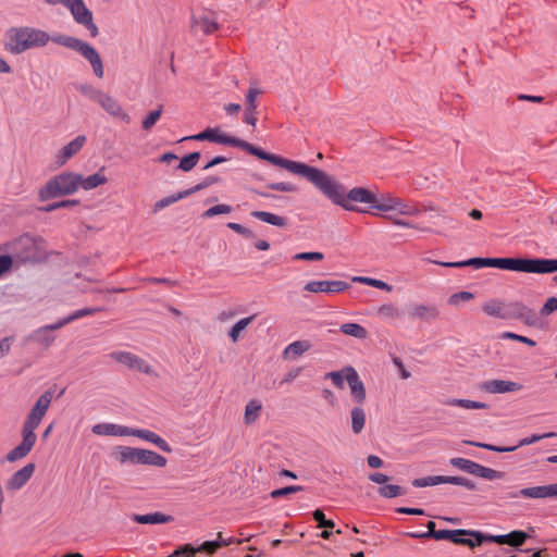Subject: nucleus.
I'll return each instance as SVG.
<instances>
[{"mask_svg": "<svg viewBox=\"0 0 557 557\" xmlns=\"http://www.w3.org/2000/svg\"><path fill=\"white\" fill-rule=\"evenodd\" d=\"M50 40L79 52L91 65L95 75L102 78L104 69L99 52L88 42L72 36H53L35 27H12L7 30L4 49L12 54H20L33 48L46 46Z\"/></svg>", "mask_w": 557, "mask_h": 557, "instance_id": "f257e3e1", "label": "nucleus"}, {"mask_svg": "<svg viewBox=\"0 0 557 557\" xmlns=\"http://www.w3.org/2000/svg\"><path fill=\"white\" fill-rule=\"evenodd\" d=\"M286 170L293 174L306 177L319 188L325 197L345 210H354L355 207L352 202L372 205L374 193L363 187H355L350 189L348 194H345L343 187L335 180L318 168L289 160Z\"/></svg>", "mask_w": 557, "mask_h": 557, "instance_id": "f03ea898", "label": "nucleus"}, {"mask_svg": "<svg viewBox=\"0 0 557 557\" xmlns=\"http://www.w3.org/2000/svg\"><path fill=\"white\" fill-rule=\"evenodd\" d=\"M52 398L53 394L51 391H46L38 397L23 422L21 431L22 442L7 454V460L9 462L21 460L32 451L37 441L35 430L39 426L41 420L46 416Z\"/></svg>", "mask_w": 557, "mask_h": 557, "instance_id": "7ed1b4c3", "label": "nucleus"}, {"mask_svg": "<svg viewBox=\"0 0 557 557\" xmlns=\"http://www.w3.org/2000/svg\"><path fill=\"white\" fill-rule=\"evenodd\" d=\"M182 140H197V141L209 140V141H212L215 144L238 147V148H242L245 151L251 153L252 156L258 157L259 159L265 160V161L270 162L271 164L277 165L285 170L289 162L288 159H285L281 156L274 154V153L267 152V151L262 150L261 148L256 147L243 139H239L234 136H230V135L223 133L219 127H208L205 131H202L196 135L186 136V137L182 138Z\"/></svg>", "mask_w": 557, "mask_h": 557, "instance_id": "20e7f679", "label": "nucleus"}, {"mask_svg": "<svg viewBox=\"0 0 557 557\" xmlns=\"http://www.w3.org/2000/svg\"><path fill=\"white\" fill-rule=\"evenodd\" d=\"M79 174L74 172H62L51 177L38 191L41 201L59 196L75 194L78 188Z\"/></svg>", "mask_w": 557, "mask_h": 557, "instance_id": "39448f33", "label": "nucleus"}, {"mask_svg": "<svg viewBox=\"0 0 557 557\" xmlns=\"http://www.w3.org/2000/svg\"><path fill=\"white\" fill-rule=\"evenodd\" d=\"M325 379H331L337 388H344L345 381L348 383L352 399L362 405L367 398V392L363 382L355 368L345 367L339 371H332L325 374Z\"/></svg>", "mask_w": 557, "mask_h": 557, "instance_id": "423d86ee", "label": "nucleus"}, {"mask_svg": "<svg viewBox=\"0 0 557 557\" xmlns=\"http://www.w3.org/2000/svg\"><path fill=\"white\" fill-rule=\"evenodd\" d=\"M63 5L70 11L73 20L84 26L91 37L99 35L98 26L94 22L92 12L87 8L84 0H63Z\"/></svg>", "mask_w": 557, "mask_h": 557, "instance_id": "0eeeda50", "label": "nucleus"}, {"mask_svg": "<svg viewBox=\"0 0 557 557\" xmlns=\"http://www.w3.org/2000/svg\"><path fill=\"white\" fill-rule=\"evenodd\" d=\"M420 213V209L413 202L406 201L403 198L396 196L393 202L392 211L389 214H387V219H389L395 226L416 228L417 226L414 223L405 221L398 216H418Z\"/></svg>", "mask_w": 557, "mask_h": 557, "instance_id": "6e6552de", "label": "nucleus"}, {"mask_svg": "<svg viewBox=\"0 0 557 557\" xmlns=\"http://www.w3.org/2000/svg\"><path fill=\"white\" fill-rule=\"evenodd\" d=\"M449 463L453 467H455L461 471H465L469 474H472V475H475V476H479V478H482L485 480H497V479H502L504 475L502 472H499L497 470L484 467V466L476 463L470 459H466V458H461V457L451 458L449 460Z\"/></svg>", "mask_w": 557, "mask_h": 557, "instance_id": "1a4fd4ad", "label": "nucleus"}, {"mask_svg": "<svg viewBox=\"0 0 557 557\" xmlns=\"http://www.w3.org/2000/svg\"><path fill=\"white\" fill-rule=\"evenodd\" d=\"M555 436H557V434L555 432H548V433H544L541 435L534 434L532 436L523 437L522 440L519 441V443L516 446H511V447H499V446H495L492 444L474 442V441H465V443L468 445L483 448V449L491 450V451L507 453V451H513L518 447L531 445L541 440L550 438V437H555Z\"/></svg>", "mask_w": 557, "mask_h": 557, "instance_id": "9d476101", "label": "nucleus"}, {"mask_svg": "<svg viewBox=\"0 0 557 557\" xmlns=\"http://www.w3.org/2000/svg\"><path fill=\"white\" fill-rule=\"evenodd\" d=\"M486 267L530 273V258H486Z\"/></svg>", "mask_w": 557, "mask_h": 557, "instance_id": "9b49d317", "label": "nucleus"}, {"mask_svg": "<svg viewBox=\"0 0 557 557\" xmlns=\"http://www.w3.org/2000/svg\"><path fill=\"white\" fill-rule=\"evenodd\" d=\"M110 358L128 369L137 370L139 372L151 374L152 368L141 358L128 351H113Z\"/></svg>", "mask_w": 557, "mask_h": 557, "instance_id": "f8f14e48", "label": "nucleus"}, {"mask_svg": "<svg viewBox=\"0 0 557 557\" xmlns=\"http://www.w3.org/2000/svg\"><path fill=\"white\" fill-rule=\"evenodd\" d=\"M349 288V284L344 281L338 280H322V281H310L305 284L304 289L318 294V293H325V294H337L342 293Z\"/></svg>", "mask_w": 557, "mask_h": 557, "instance_id": "ddd939ff", "label": "nucleus"}, {"mask_svg": "<svg viewBox=\"0 0 557 557\" xmlns=\"http://www.w3.org/2000/svg\"><path fill=\"white\" fill-rule=\"evenodd\" d=\"M95 101L110 115L121 119L125 123L131 122V116L123 110L121 104L110 95L102 91H95Z\"/></svg>", "mask_w": 557, "mask_h": 557, "instance_id": "4468645a", "label": "nucleus"}, {"mask_svg": "<svg viewBox=\"0 0 557 557\" xmlns=\"http://www.w3.org/2000/svg\"><path fill=\"white\" fill-rule=\"evenodd\" d=\"M522 384L508 380H488L480 385L482 392L487 394L516 393L522 389Z\"/></svg>", "mask_w": 557, "mask_h": 557, "instance_id": "2eb2a0df", "label": "nucleus"}, {"mask_svg": "<svg viewBox=\"0 0 557 557\" xmlns=\"http://www.w3.org/2000/svg\"><path fill=\"white\" fill-rule=\"evenodd\" d=\"M484 535L479 531L457 529L453 530L449 541L455 544L475 547L483 543Z\"/></svg>", "mask_w": 557, "mask_h": 557, "instance_id": "dca6fc26", "label": "nucleus"}, {"mask_svg": "<svg viewBox=\"0 0 557 557\" xmlns=\"http://www.w3.org/2000/svg\"><path fill=\"white\" fill-rule=\"evenodd\" d=\"M86 136L78 135L67 143L58 153L55 162L59 166L64 165L73 156L78 153L86 144Z\"/></svg>", "mask_w": 557, "mask_h": 557, "instance_id": "f3484780", "label": "nucleus"}, {"mask_svg": "<svg viewBox=\"0 0 557 557\" xmlns=\"http://www.w3.org/2000/svg\"><path fill=\"white\" fill-rule=\"evenodd\" d=\"M131 435L136 436L140 440H144L146 442L152 443L153 445H156L158 448H160L164 453L172 451V447L170 446V444L164 438H162L159 434H157L156 432H152L150 430L131 429L129 428L128 436H131Z\"/></svg>", "mask_w": 557, "mask_h": 557, "instance_id": "a211bd4d", "label": "nucleus"}, {"mask_svg": "<svg viewBox=\"0 0 557 557\" xmlns=\"http://www.w3.org/2000/svg\"><path fill=\"white\" fill-rule=\"evenodd\" d=\"M35 471L34 463H27L22 469L14 472L7 482V488L16 491L23 487L32 478Z\"/></svg>", "mask_w": 557, "mask_h": 557, "instance_id": "6ab92c4d", "label": "nucleus"}, {"mask_svg": "<svg viewBox=\"0 0 557 557\" xmlns=\"http://www.w3.org/2000/svg\"><path fill=\"white\" fill-rule=\"evenodd\" d=\"M209 184L208 183H201V184H198L189 189H186V190H183V191H180L177 194H173V195H170V196H166L160 200H158L154 206H153V211L154 212H158L169 206H171L172 203L183 199V198H186L188 197L189 195L198 191V190H201L202 188L207 187Z\"/></svg>", "mask_w": 557, "mask_h": 557, "instance_id": "aec40b11", "label": "nucleus"}, {"mask_svg": "<svg viewBox=\"0 0 557 557\" xmlns=\"http://www.w3.org/2000/svg\"><path fill=\"white\" fill-rule=\"evenodd\" d=\"M128 426L103 422L92 425L91 431L96 435L128 436Z\"/></svg>", "mask_w": 557, "mask_h": 557, "instance_id": "412c9836", "label": "nucleus"}, {"mask_svg": "<svg viewBox=\"0 0 557 557\" xmlns=\"http://www.w3.org/2000/svg\"><path fill=\"white\" fill-rule=\"evenodd\" d=\"M114 456L121 465H138L139 448L117 446L114 450Z\"/></svg>", "mask_w": 557, "mask_h": 557, "instance_id": "4be33fe9", "label": "nucleus"}, {"mask_svg": "<svg viewBox=\"0 0 557 557\" xmlns=\"http://www.w3.org/2000/svg\"><path fill=\"white\" fill-rule=\"evenodd\" d=\"M107 182H108V178H107L106 174L103 173V169H101L100 171H98L87 177H84L82 174H79L78 188L79 189L82 188V189L88 191V190H92L101 185H104Z\"/></svg>", "mask_w": 557, "mask_h": 557, "instance_id": "5701e85b", "label": "nucleus"}, {"mask_svg": "<svg viewBox=\"0 0 557 557\" xmlns=\"http://www.w3.org/2000/svg\"><path fill=\"white\" fill-rule=\"evenodd\" d=\"M395 197L396 196L391 193H383L380 195L374 194L371 208L387 218V214L392 211Z\"/></svg>", "mask_w": 557, "mask_h": 557, "instance_id": "b1692460", "label": "nucleus"}, {"mask_svg": "<svg viewBox=\"0 0 557 557\" xmlns=\"http://www.w3.org/2000/svg\"><path fill=\"white\" fill-rule=\"evenodd\" d=\"M166 462H168L166 458L163 457L162 455H160L153 450L139 448L138 465L163 468L166 466Z\"/></svg>", "mask_w": 557, "mask_h": 557, "instance_id": "393cba45", "label": "nucleus"}, {"mask_svg": "<svg viewBox=\"0 0 557 557\" xmlns=\"http://www.w3.org/2000/svg\"><path fill=\"white\" fill-rule=\"evenodd\" d=\"M557 271V259H530V273L545 274Z\"/></svg>", "mask_w": 557, "mask_h": 557, "instance_id": "a878e982", "label": "nucleus"}, {"mask_svg": "<svg viewBox=\"0 0 557 557\" xmlns=\"http://www.w3.org/2000/svg\"><path fill=\"white\" fill-rule=\"evenodd\" d=\"M193 25L197 27L201 33L210 35L218 30L219 24L216 18L211 15H200L193 18Z\"/></svg>", "mask_w": 557, "mask_h": 557, "instance_id": "bb28decb", "label": "nucleus"}, {"mask_svg": "<svg viewBox=\"0 0 557 557\" xmlns=\"http://www.w3.org/2000/svg\"><path fill=\"white\" fill-rule=\"evenodd\" d=\"M132 519L133 521L141 524H161L170 522L172 517L157 511L146 515H133Z\"/></svg>", "mask_w": 557, "mask_h": 557, "instance_id": "cd10ccee", "label": "nucleus"}, {"mask_svg": "<svg viewBox=\"0 0 557 557\" xmlns=\"http://www.w3.org/2000/svg\"><path fill=\"white\" fill-rule=\"evenodd\" d=\"M351 431L354 434H360L366 426L367 416L360 404L350 411Z\"/></svg>", "mask_w": 557, "mask_h": 557, "instance_id": "c85d7f7f", "label": "nucleus"}, {"mask_svg": "<svg viewBox=\"0 0 557 557\" xmlns=\"http://www.w3.org/2000/svg\"><path fill=\"white\" fill-rule=\"evenodd\" d=\"M311 348V345L307 341H296L287 345L283 351L284 358H293L296 359L300 357L302 354L308 351Z\"/></svg>", "mask_w": 557, "mask_h": 557, "instance_id": "c756f323", "label": "nucleus"}, {"mask_svg": "<svg viewBox=\"0 0 557 557\" xmlns=\"http://www.w3.org/2000/svg\"><path fill=\"white\" fill-rule=\"evenodd\" d=\"M261 410H262V404L259 399H251L247 403L246 407H245V412H244V422L245 424H253L260 413H261Z\"/></svg>", "mask_w": 557, "mask_h": 557, "instance_id": "7c9ffc66", "label": "nucleus"}, {"mask_svg": "<svg viewBox=\"0 0 557 557\" xmlns=\"http://www.w3.org/2000/svg\"><path fill=\"white\" fill-rule=\"evenodd\" d=\"M251 215L264 223H268L273 226L277 227H284L286 226V219L283 216H280L275 213L268 212V211H252Z\"/></svg>", "mask_w": 557, "mask_h": 557, "instance_id": "2f4dec72", "label": "nucleus"}, {"mask_svg": "<svg viewBox=\"0 0 557 557\" xmlns=\"http://www.w3.org/2000/svg\"><path fill=\"white\" fill-rule=\"evenodd\" d=\"M436 264L446 268H463V267H474L475 269L486 267V258H471L463 261H454V262H440L434 261Z\"/></svg>", "mask_w": 557, "mask_h": 557, "instance_id": "473e14b6", "label": "nucleus"}, {"mask_svg": "<svg viewBox=\"0 0 557 557\" xmlns=\"http://www.w3.org/2000/svg\"><path fill=\"white\" fill-rule=\"evenodd\" d=\"M339 330L345 335H348V336H351L355 338H359V339H364L368 336L367 330L358 323L351 322V323L342 324Z\"/></svg>", "mask_w": 557, "mask_h": 557, "instance_id": "72a5a7b5", "label": "nucleus"}, {"mask_svg": "<svg viewBox=\"0 0 557 557\" xmlns=\"http://www.w3.org/2000/svg\"><path fill=\"white\" fill-rule=\"evenodd\" d=\"M446 405L450 406V407H461L463 409H485V408H487V405L485 403L470 400V399H460V398L448 399L446 401Z\"/></svg>", "mask_w": 557, "mask_h": 557, "instance_id": "f704fd0d", "label": "nucleus"}, {"mask_svg": "<svg viewBox=\"0 0 557 557\" xmlns=\"http://www.w3.org/2000/svg\"><path fill=\"white\" fill-rule=\"evenodd\" d=\"M351 281L355 283H361L364 285H369V286H372V287H375L377 289H382V290H385L388 293L393 290V287L391 285H388L384 281H381L377 278H372V277H368V276H352Z\"/></svg>", "mask_w": 557, "mask_h": 557, "instance_id": "c9c22d12", "label": "nucleus"}, {"mask_svg": "<svg viewBox=\"0 0 557 557\" xmlns=\"http://www.w3.org/2000/svg\"><path fill=\"white\" fill-rule=\"evenodd\" d=\"M482 310L490 317L505 318L504 306L500 301L492 299L482 306Z\"/></svg>", "mask_w": 557, "mask_h": 557, "instance_id": "e433bc0d", "label": "nucleus"}, {"mask_svg": "<svg viewBox=\"0 0 557 557\" xmlns=\"http://www.w3.org/2000/svg\"><path fill=\"white\" fill-rule=\"evenodd\" d=\"M255 315L246 317L237 321L230 331L232 342L236 343L240 337V333L252 322Z\"/></svg>", "mask_w": 557, "mask_h": 557, "instance_id": "4c0bfd02", "label": "nucleus"}, {"mask_svg": "<svg viewBox=\"0 0 557 557\" xmlns=\"http://www.w3.org/2000/svg\"><path fill=\"white\" fill-rule=\"evenodd\" d=\"M438 484H444V475H432V476H425V478H419L414 479L412 481V485L414 487H426V486H434Z\"/></svg>", "mask_w": 557, "mask_h": 557, "instance_id": "58836bf2", "label": "nucleus"}, {"mask_svg": "<svg viewBox=\"0 0 557 557\" xmlns=\"http://www.w3.org/2000/svg\"><path fill=\"white\" fill-rule=\"evenodd\" d=\"M519 495L533 499L546 498L545 485L522 488Z\"/></svg>", "mask_w": 557, "mask_h": 557, "instance_id": "ea45409f", "label": "nucleus"}, {"mask_svg": "<svg viewBox=\"0 0 557 557\" xmlns=\"http://www.w3.org/2000/svg\"><path fill=\"white\" fill-rule=\"evenodd\" d=\"M200 159V153L199 152H191L185 157H183L180 161V164H178V169L184 171V172H188L190 170H193L196 164L198 163Z\"/></svg>", "mask_w": 557, "mask_h": 557, "instance_id": "a19ab883", "label": "nucleus"}, {"mask_svg": "<svg viewBox=\"0 0 557 557\" xmlns=\"http://www.w3.org/2000/svg\"><path fill=\"white\" fill-rule=\"evenodd\" d=\"M261 94V90L259 87L252 85L249 87L247 94H246V109L250 111H257L258 103L257 98Z\"/></svg>", "mask_w": 557, "mask_h": 557, "instance_id": "79ce46f5", "label": "nucleus"}, {"mask_svg": "<svg viewBox=\"0 0 557 557\" xmlns=\"http://www.w3.org/2000/svg\"><path fill=\"white\" fill-rule=\"evenodd\" d=\"M411 314L414 318H419V319L435 318L437 315V311L433 307H428L424 305H417L412 308Z\"/></svg>", "mask_w": 557, "mask_h": 557, "instance_id": "37998d69", "label": "nucleus"}, {"mask_svg": "<svg viewBox=\"0 0 557 557\" xmlns=\"http://www.w3.org/2000/svg\"><path fill=\"white\" fill-rule=\"evenodd\" d=\"M379 494L384 498H395L404 494L399 485L386 484L379 488Z\"/></svg>", "mask_w": 557, "mask_h": 557, "instance_id": "c03bdc74", "label": "nucleus"}, {"mask_svg": "<svg viewBox=\"0 0 557 557\" xmlns=\"http://www.w3.org/2000/svg\"><path fill=\"white\" fill-rule=\"evenodd\" d=\"M444 484L459 485V486H463L470 491L475 490V484L471 480L463 478V476L444 475Z\"/></svg>", "mask_w": 557, "mask_h": 557, "instance_id": "a18cd8bd", "label": "nucleus"}, {"mask_svg": "<svg viewBox=\"0 0 557 557\" xmlns=\"http://www.w3.org/2000/svg\"><path fill=\"white\" fill-rule=\"evenodd\" d=\"M162 111V107H159L158 109L149 112V114L143 120V128L145 131H150L159 121Z\"/></svg>", "mask_w": 557, "mask_h": 557, "instance_id": "49530a36", "label": "nucleus"}, {"mask_svg": "<svg viewBox=\"0 0 557 557\" xmlns=\"http://www.w3.org/2000/svg\"><path fill=\"white\" fill-rule=\"evenodd\" d=\"M527 539V534L523 531H512L506 534L505 544L510 546H520Z\"/></svg>", "mask_w": 557, "mask_h": 557, "instance_id": "de8ad7c7", "label": "nucleus"}, {"mask_svg": "<svg viewBox=\"0 0 557 557\" xmlns=\"http://www.w3.org/2000/svg\"><path fill=\"white\" fill-rule=\"evenodd\" d=\"M474 298V295L470 292H458L449 296L448 304L453 307H458L460 302L469 301Z\"/></svg>", "mask_w": 557, "mask_h": 557, "instance_id": "09e8293b", "label": "nucleus"}, {"mask_svg": "<svg viewBox=\"0 0 557 557\" xmlns=\"http://www.w3.org/2000/svg\"><path fill=\"white\" fill-rule=\"evenodd\" d=\"M233 211V208L228 205H216L205 211L203 218H212L218 214H228Z\"/></svg>", "mask_w": 557, "mask_h": 557, "instance_id": "8fccbe9b", "label": "nucleus"}, {"mask_svg": "<svg viewBox=\"0 0 557 557\" xmlns=\"http://www.w3.org/2000/svg\"><path fill=\"white\" fill-rule=\"evenodd\" d=\"M78 203H79V200H77V199H66V200H62L59 202L50 203V205L44 207L41 210L45 212H51L59 208L74 207V206H77Z\"/></svg>", "mask_w": 557, "mask_h": 557, "instance_id": "3c124183", "label": "nucleus"}, {"mask_svg": "<svg viewBox=\"0 0 557 557\" xmlns=\"http://www.w3.org/2000/svg\"><path fill=\"white\" fill-rule=\"evenodd\" d=\"M219 548H221V545L218 539L206 541L201 545L196 546L197 553L205 552L207 554H214Z\"/></svg>", "mask_w": 557, "mask_h": 557, "instance_id": "603ef678", "label": "nucleus"}, {"mask_svg": "<svg viewBox=\"0 0 557 557\" xmlns=\"http://www.w3.org/2000/svg\"><path fill=\"white\" fill-rule=\"evenodd\" d=\"M302 490H304V487L300 486V485H290V486H285V487L272 491L270 496L272 498H278L281 496H285V495H288V494H292V493H297V492H300Z\"/></svg>", "mask_w": 557, "mask_h": 557, "instance_id": "864d4df0", "label": "nucleus"}, {"mask_svg": "<svg viewBox=\"0 0 557 557\" xmlns=\"http://www.w3.org/2000/svg\"><path fill=\"white\" fill-rule=\"evenodd\" d=\"M268 188L277 191L293 193L297 190V187L288 182L270 183L267 185Z\"/></svg>", "mask_w": 557, "mask_h": 557, "instance_id": "5fc2aeb1", "label": "nucleus"}, {"mask_svg": "<svg viewBox=\"0 0 557 557\" xmlns=\"http://www.w3.org/2000/svg\"><path fill=\"white\" fill-rule=\"evenodd\" d=\"M101 308H83L74 311L72 314L67 315V321L72 322L76 319L83 318L85 315H91L99 311H101Z\"/></svg>", "mask_w": 557, "mask_h": 557, "instance_id": "6e6d98bb", "label": "nucleus"}, {"mask_svg": "<svg viewBox=\"0 0 557 557\" xmlns=\"http://www.w3.org/2000/svg\"><path fill=\"white\" fill-rule=\"evenodd\" d=\"M502 338L513 339V341L527 344L530 347H534L536 345V343L533 339L522 336V335H519V334H516V333H512V332L503 333Z\"/></svg>", "mask_w": 557, "mask_h": 557, "instance_id": "4d7b16f0", "label": "nucleus"}, {"mask_svg": "<svg viewBox=\"0 0 557 557\" xmlns=\"http://www.w3.org/2000/svg\"><path fill=\"white\" fill-rule=\"evenodd\" d=\"M555 311H557V298L549 297L546 299L545 304L541 308V314L543 317H548Z\"/></svg>", "mask_w": 557, "mask_h": 557, "instance_id": "13d9d810", "label": "nucleus"}, {"mask_svg": "<svg viewBox=\"0 0 557 557\" xmlns=\"http://www.w3.org/2000/svg\"><path fill=\"white\" fill-rule=\"evenodd\" d=\"M323 253L319 251H309V252H299L296 253L293 258L294 260H309V261H320L323 259Z\"/></svg>", "mask_w": 557, "mask_h": 557, "instance_id": "bf43d9fd", "label": "nucleus"}, {"mask_svg": "<svg viewBox=\"0 0 557 557\" xmlns=\"http://www.w3.org/2000/svg\"><path fill=\"white\" fill-rule=\"evenodd\" d=\"M313 519L319 523V528H333L334 522L332 520L325 519V516L322 510L315 509L312 513Z\"/></svg>", "mask_w": 557, "mask_h": 557, "instance_id": "052dcab7", "label": "nucleus"}, {"mask_svg": "<svg viewBox=\"0 0 557 557\" xmlns=\"http://www.w3.org/2000/svg\"><path fill=\"white\" fill-rule=\"evenodd\" d=\"M227 227L231 228L232 231L236 232L237 234H240L247 238H251L253 237V233L251 230L247 228L246 226L239 224V223H235V222H230L227 224Z\"/></svg>", "mask_w": 557, "mask_h": 557, "instance_id": "680f3d73", "label": "nucleus"}, {"mask_svg": "<svg viewBox=\"0 0 557 557\" xmlns=\"http://www.w3.org/2000/svg\"><path fill=\"white\" fill-rule=\"evenodd\" d=\"M435 532H436L435 522L429 521L426 532H422V533L411 532V533H409V536L413 537V539L433 537V533H435Z\"/></svg>", "mask_w": 557, "mask_h": 557, "instance_id": "e2e57ef3", "label": "nucleus"}, {"mask_svg": "<svg viewBox=\"0 0 557 557\" xmlns=\"http://www.w3.org/2000/svg\"><path fill=\"white\" fill-rule=\"evenodd\" d=\"M216 539L218 541L220 542V545L221 547H224V546H228V545H232V544H242L243 543V540H237L233 536H223L222 532H219L216 534Z\"/></svg>", "mask_w": 557, "mask_h": 557, "instance_id": "0e129e2a", "label": "nucleus"}, {"mask_svg": "<svg viewBox=\"0 0 557 557\" xmlns=\"http://www.w3.org/2000/svg\"><path fill=\"white\" fill-rule=\"evenodd\" d=\"M12 264H13V260L10 256H8V255L0 256V276L4 272L10 270Z\"/></svg>", "mask_w": 557, "mask_h": 557, "instance_id": "69168bd1", "label": "nucleus"}, {"mask_svg": "<svg viewBox=\"0 0 557 557\" xmlns=\"http://www.w3.org/2000/svg\"><path fill=\"white\" fill-rule=\"evenodd\" d=\"M244 122L256 127L257 125V111L245 110Z\"/></svg>", "mask_w": 557, "mask_h": 557, "instance_id": "338daca9", "label": "nucleus"}, {"mask_svg": "<svg viewBox=\"0 0 557 557\" xmlns=\"http://www.w3.org/2000/svg\"><path fill=\"white\" fill-rule=\"evenodd\" d=\"M11 337H4L0 341V358L4 357L11 348Z\"/></svg>", "mask_w": 557, "mask_h": 557, "instance_id": "774afa93", "label": "nucleus"}]
</instances>
